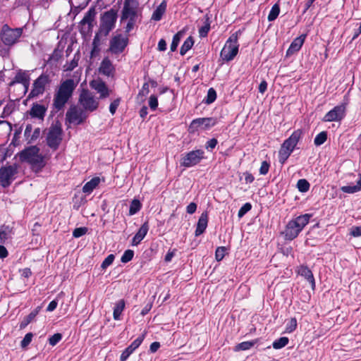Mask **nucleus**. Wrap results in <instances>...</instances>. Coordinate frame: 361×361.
Returning a JSON list of instances; mask_svg holds the SVG:
<instances>
[{
    "mask_svg": "<svg viewBox=\"0 0 361 361\" xmlns=\"http://www.w3.org/2000/svg\"><path fill=\"white\" fill-rule=\"evenodd\" d=\"M76 84L73 79L63 81L54 94L52 106L55 112L63 110L66 103L72 97Z\"/></svg>",
    "mask_w": 361,
    "mask_h": 361,
    "instance_id": "nucleus-1",
    "label": "nucleus"
},
{
    "mask_svg": "<svg viewBox=\"0 0 361 361\" xmlns=\"http://www.w3.org/2000/svg\"><path fill=\"white\" fill-rule=\"evenodd\" d=\"M39 151L37 146H30L18 152L17 155L21 162H26L30 165L32 170L39 171L46 165L44 157L39 154Z\"/></svg>",
    "mask_w": 361,
    "mask_h": 361,
    "instance_id": "nucleus-2",
    "label": "nucleus"
},
{
    "mask_svg": "<svg viewBox=\"0 0 361 361\" xmlns=\"http://www.w3.org/2000/svg\"><path fill=\"white\" fill-rule=\"evenodd\" d=\"M312 214H305L290 220L284 231L286 240H293L296 238L304 227L309 223Z\"/></svg>",
    "mask_w": 361,
    "mask_h": 361,
    "instance_id": "nucleus-3",
    "label": "nucleus"
},
{
    "mask_svg": "<svg viewBox=\"0 0 361 361\" xmlns=\"http://www.w3.org/2000/svg\"><path fill=\"white\" fill-rule=\"evenodd\" d=\"M245 28L240 29L232 34L226 42L220 53V57L224 61H232L238 53V37L242 35Z\"/></svg>",
    "mask_w": 361,
    "mask_h": 361,
    "instance_id": "nucleus-4",
    "label": "nucleus"
},
{
    "mask_svg": "<svg viewBox=\"0 0 361 361\" xmlns=\"http://www.w3.org/2000/svg\"><path fill=\"white\" fill-rule=\"evenodd\" d=\"M62 135L63 129L61 123L59 121H56L51 125L47 135L46 141L48 147L53 150H56L61 143Z\"/></svg>",
    "mask_w": 361,
    "mask_h": 361,
    "instance_id": "nucleus-5",
    "label": "nucleus"
},
{
    "mask_svg": "<svg viewBox=\"0 0 361 361\" xmlns=\"http://www.w3.org/2000/svg\"><path fill=\"white\" fill-rule=\"evenodd\" d=\"M349 98L345 96L343 102L329 111L323 117L324 122H341L346 116Z\"/></svg>",
    "mask_w": 361,
    "mask_h": 361,
    "instance_id": "nucleus-6",
    "label": "nucleus"
},
{
    "mask_svg": "<svg viewBox=\"0 0 361 361\" xmlns=\"http://www.w3.org/2000/svg\"><path fill=\"white\" fill-rule=\"evenodd\" d=\"M118 17V11L114 8L104 12L101 17L99 32L104 36H107L114 28Z\"/></svg>",
    "mask_w": 361,
    "mask_h": 361,
    "instance_id": "nucleus-7",
    "label": "nucleus"
},
{
    "mask_svg": "<svg viewBox=\"0 0 361 361\" xmlns=\"http://www.w3.org/2000/svg\"><path fill=\"white\" fill-rule=\"evenodd\" d=\"M18 170V166L16 164L2 166L0 168V185L4 188H8L16 179Z\"/></svg>",
    "mask_w": 361,
    "mask_h": 361,
    "instance_id": "nucleus-8",
    "label": "nucleus"
},
{
    "mask_svg": "<svg viewBox=\"0 0 361 361\" xmlns=\"http://www.w3.org/2000/svg\"><path fill=\"white\" fill-rule=\"evenodd\" d=\"M78 103L87 112H92L99 107V102L87 89H82L80 93Z\"/></svg>",
    "mask_w": 361,
    "mask_h": 361,
    "instance_id": "nucleus-9",
    "label": "nucleus"
},
{
    "mask_svg": "<svg viewBox=\"0 0 361 361\" xmlns=\"http://www.w3.org/2000/svg\"><path fill=\"white\" fill-rule=\"evenodd\" d=\"M22 33V28L12 29L7 24H5L3 25L1 32V39L5 45L12 46L17 42Z\"/></svg>",
    "mask_w": 361,
    "mask_h": 361,
    "instance_id": "nucleus-10",
    "label": "nucleus"
},
{
    "mask_svg": "<svg viewBox=\"0 0 361 361\" xmlns=\"http://www.w3.org/2000/svg\"><path fill=\"white\" fill-rule=\"evenodd\" d=\"M204 159V152L202 149H195L182 154L180 161L181 166L192 167L199 164Z\"/></svg>",
    "mask_w": 361,
    "mask_h": 361,
    "instance_id": "nucleus-11",
    "label": "nucleus"
},
{
    "mask_svg": "<svg viewBox=\"0 0 361 361\" xmlns=\"http://www.w3.org/2000/svg\"><path fill=\"white\" fill-rule=\"evenodd\" d=\"M88 117L87 111L76 105H71L66 114V119L70 123L82 124Z\"/></svg>",
    "mask_w": 361,
    "mask_h": 361,
    "instance_id": "nucleus-12",
    "label": "nucleus"
},
{
    "mask_svg": "<svg viewBox=\"0 0 361 361\" xmlns=\"http://www.w3.org/2000/svg\"><path fill=\"white\" fill-rule=\"evenodd\" d=\"M51 82L49 75L47 74H41L34 80L32 88L28 94V98H35L44 94L46 87Z\"/></svg>",
    "mask_w": 361,
    "mask_h": 361,
    "instance_id": "nucleus-13",
    "label": "nucleus"
},
{
    "mask_svg": "<svg viewBox=\"0 0 361 361\" xmlns=\"http://www.w3.org/2000/svg\"><path fill=\"white\" fill-rule=\"evenodd\" d=\"M128 42L129 39L128 36L117 34L114 35L109 42V51L113 54H120L123 52Z\"/></svg>",
    "mask_w": 361,
    "mask_h": 361,
    "instance_id": "nucleus-14",
    "label": "nucleus"
},
{
    "mask_svg": "<svg viewBox=\"0 0 361 361\" xmlns=\"http://www.w3.org/2000/svg\"><path fill=\"white\" fill-rule=\"evenodd\" d=\"M216 123V118L213 117L195 118L190 123L188 127V132L190 133H195L198 130L199 128L207 130L214 126Z\"/></svg>",
    "mask_w": 361,
    "mask_h": 361,
    "instance_id": "nucleus-15",
    "label": "nucleus"
},
{
    "mask_svg": "<svg viewBox=\"0 0 361 361\" xmlns=\"http://www.w3.org/2000/svg\"><path fill=\"white\" fill-rule=\"evenodd\" d=\"M138 2L137 0H124L121 13V20L136 18L137 15Z\"/></svg>",
    "mask_w": 361,
    "mask_h": 361,
    "instance_id": "nucleus-16",
    "label": "nucleus"
},
{
    "mask_svg": "<svg viewBox=\"0 0 361 361\" xmlns=\"http://www.w3.org/2000/svg\"><path fill=\"white\" fill-rule=\"evenodd\" d=\"M90 85L92 89L99 94V99H105L109 96L111 91L106 82L102 79L92 80Z\"/></svg>",
    "mask_w": 361,
    "mask_h": 361,
    "instance_id": "nucleus-17",
    "label": "nucleus"
},
{
    "mask_svg": "<svg viewBox=\"0 0 361 361\" xmlns=\"http://www.w3.org/2000/svg\"><path fill=\"white\" fill-rule=\"evenodd\" d=\"M303 131L301 129L294 130L288 138L285 140L282 143V146L290 152H293L298 142L302 137Z\"/></svg>",
    "mask_w": 361,
    "mask_h": 361,
    "instance_id": "nucleus-18",
    "label": "nucleus"
},
{
    "mask_svg": "<svg viewBox=\"0 0 361 361\" xmlns=\"http://www.w3.org/2000/svg\"><path fill=\"white\" fill-rule=\"evenodd\" d=\"M144 338L145 335L142 334L133 341L132 343L122 352L120 356V361H126L130 355L141 345Z\"/></svg>",
    "mask_w": 361,
    "mask_h": 361,
    "instance_id": "nucleus-19",
    "label": "nucleus"
},
{
    "mask_svg": "<svg viewBox=\"0 0 361 361\" xmlns=\"http://www.w3.org/2000/svg\"><path fill=\"white\" fill-rule=\"evenodd\" d=\"M47 111V108L44 105L33 103L29 111V114L31 118L43 121Z\"/></svg>",
    "mask_w": 361,
    "mask_h": 361,
    "instance_id": "nucleus-20",
    "label": "nucleus"
},
{
    "mask_svg": "<svg viewBox=\"0 0 361 361\" xmlns=\"http://www.w3.org/2000/svg\"><path fill=\"white\" fill-rule=\"evenodd\" d=\"M298 274L304 277L311 286L312 290L315 289L316 283L312 271L305 265H300L298 267Z\"/></svg>",
    "mask_w": 361,
    "mask_h": 361,
    "instance_id": "nucleus-21",
    "label": "nucleus"
},
{
    "mask_svg": "<svg viewBox=\"0 0 361 361\" xmlns=\"http://www.w3.org/2000/svg\"><path fill=\"white\" fill-rule=\"evenodd\" d=\"M306 37L307 35L303 34L294 39L286 51V55H291L298 52L303 45Z\"/></svg>",
    "mask_w": 361,
    "mask_h": 361,
    "instance_id": "nucleus-22",
    "label": "nucleus"
},
{
    "mask_svg": "<svg viewBox=\"0 0 361 361\" xmlns=\"http://www.w3.org/2000/svg\"><path fill=\"white\" fill-rule=\"evenodd\" d=\"M149 231V224L147 221L145 222L141 227L139 228L137 232L135 233L134 237L132 239L131 244L133 246H136L140 243V242L144 239V238L147 234Z\"/></svg>",
    "mask_w": 361,
    "mask_h": 361,
    "instance_id": "nucleus-23",
    "label": "nucleus"
},
{
    "mask_svg": "<svg viewBox=\"0 0 361 361\" xmlns=\"http://www.w3.org/2000/svg\"><path fill=\"white\" fill-rule=\"evenodd\" d=\"M207 224H208V214H207V212H204L202 213V214L200 215V216L198 219L196 229L195 231V236H199V235H202L205 231V230L207 227Z\"/></svg>",
    "mask_w": 361,
    "mask_h": 361,
    "instance_id": "nucleus-24",
    "label": "nucleus"
},
{
    "mask_svg": "<svg viewBox=\"0 0 361 361\" xmlns=\"http://www.w3.org/2000/svg\"><path fill=\"white\" fill-rule=\"evenodd\" d=\"M115 71V68L108 57H105L101 62L99 72L104 75L110 76Z\"/></svg>",
    "mask_w": 361,
    "mask_h": 361,
    "instance_id": "nucleus-25",
    "label": "nucleus"
},
{
    "mask_svg": "<svg viewBox=\"0 0 361 361\" xmlns=\"http://www.w3.org/2000/svg\"><path fill=\"white\" fill-rule=\"evenodd\" d=\"M30 75L21 70L18 71L15 76V82L22 84L25 90H27L30 85Z\"/></svg>",
    "mask_w": 361,
    "mask_h": 361,
    "instance_id": "nucleus-26",
    "label": "nucleus"
},
{
    "mask_svg": "<svg viewBox=\"0 0 361 361\" xmlns=\"http://www.w3.org/2000/svg\"><path fill=\"white\" fill-rule=\"evenodd\" d=\"M167 6L166 0H163L161 4L157 7V8L154 11L152 19L156 21H159L161 19L163 15L166 12Z\"/></svg>",
    "mask_w": 361,
    "mask_h": 361,
    "instance_id": "nucleus-27",
    "label": "nucleus"
},
{
    "mask_svg": "<svg viewBox=\"0 0 361 361\" xmlns=\"http://www.w3.org/2000/svg\"><path fill=\"white\" fill-rule=\"evenodd\" d=\"M100 178L94 177L90 181L87 182L82 187V192L90 194L99 184Z\"/></svg>",
    "mask_w": 361,
    "mask_h": 361,
    "instance_id": "nucleus-28",
    "label": "nucleus"
},
{
    "mask_svg": "<svg viewBox=\"0 0 361 361\" xmlns=\"http://www.w3.org/2000/svg\"><path fill=\"white\" fill-rule=\"evenodd\" d=\"M126 302L123 299L118 300L114 307L113 317L114 320H120L121 315L125 309Z\"/></svg>",
    "mask_w": 361,
    "mask_h": 361,
    "instance_id": "nucleus-29",
    "label": "nucleus"
},
{
    "mask_svg": "<svg viewBox=\"0 0 361 361\" xmlns=\"http://www.w3.org/2000/svg\"><path fill=\"white\" fill-rule=\"evenodd\" d=\"M341 190L343 192L353 194L361 190V173L359 174V180L355 185H345L341 187Z\"/></svg>",
    "mask_w": 361,
    "mask_h": 361,
    "instance_id": "nucleus-30",
    "label": "nucleus"
},
{
    "mask_svg": "<svg viewBox=\"0 0 361 361\" xmlns=\"http://www.w3.org/2000/svg\"><path fill=\"white\" fill-rule=\"evenodd\" d=\"M258 340L259 339L257 338L250 341H243L242 343L237 344L234 347L233 350L235 352L249 350L258 342Z\"/></svg>",
    "mask_w": 361,
    "mask_h": 361,
    "instance_id": "nucleus-31",
    "label": "nucleus"
},
{
    "mask_svg": "<svg viewBox=\"0 0 361 361\" xmlns=\"http://www.w3.org/2000/svg\"><path fill=\"white\" fill-rule=\"evenodd\" d=\"M96 16V11L94 8H90L89 11L85 13V16L81 20V24H88L91 25L92 23L94 21Z\"/></svg>",
    "mask_w": 361,
    "mask_h": 361,
    "instance_id": "nucleus-32",
    "label": "nucleus"
},
{
    "mask_svg": "<svg viewBox=\"0 0 361 361\" xmlns=\"http://www.w3.org/2000/svg\"><path fill=\"white\" fill-rule=\"evenodd\" d=\"M194 39L192 36H189L182 44L180 49V54L182 56H184L193 46Z\"/></svg>",
    "mask_w": 361,
    "mask_h": 361,
    "instance_id": "nucleus-33",
    "label": "nucleus"
},
{
    "mask_svg": "<svg viewBox=\"0 0 361 361\" xmlns=\"http://www.w3.org/2000/svg\"><path fill=\"white\" fill-rule=\"evenodd\" d=\"M39 310L37 309L32 311L28 315H27L23 320L20 323V329H23L25 328L37 315Z\"/></svg>",
    "mask_w": 361,
    "mask_h": 361,
    "instance_id": "nucleus-34",
    "label": "nucleus"
},
{
    "mask_svg": "<svg viewBox=\"0 0 361 361\" xmlns=\"http://www.w3.org/2000/svg\"><path fill=\"white\" fill-rule=\"evenodd\" d=\"M291 154L292 152H290L289 149H285L282 145H281L279 151V163L282 165L284 164Z\"/></svg>",
    "mask_w": 361,
    "mask_h": 361,
    "instance_id": "nucleus-35",
    "label": "nucleus"
},
{
    "mask_svg": "<svg viewBox=\"0 0 361 361\" xmlns=\"http://www.w3.org/2000/svg\"><path fill=\"white\" fill-rule=\"evenodd\" d=\"M11 231L8 226H2L0 227V244H4L7 242Z\"/></svg>",
    "mask_w": 361,
    "mask_h": 361,
    "instance_id": "nucleus-36",
    "label": "nucleus"
},
{
    "mask_svg": "<svg viewBox=\"0 0 361 361\" xmlns=\"http://www.w3.org/2000/svg\"><path fill=\"white\" fill-rule=\"evenodd\" d=\"M142 208V204L139 200L134 199L132 200L129 208V215L133 216L137 213Z\"/></svg>",
    "mask_w": 361,
    "mask_h": 361,
    "instance_id": "nucleus-37",
    "label": "nucleus"
},
{
    "mask_svg": "<svg viewBox=\"0 0 361 361\" xmlns=\"http://www.w3.org/2000/svg\"><path fill=\"white\" fill-rule=\"evenodd\" d=\"M280 13V6L279 4H275L271 8V11L268 15L267 19L269 21H274L277 18Z\"/></svg>",
    "mask_w": 361,
    "mask_h": 361,
    "instance_id": "nucleus-38",
    "label": "nucleus"
},
{
    "mask_svg": "<svg viewBox=\"0 0 361 361\" xmlns=\"http://www.w3.org/2000/svg\"><path fill=\"white\" fill-rule=\"evenodd\" d=\"M289 339L288 337H281L273 342L272 346L274 349H281L287 345Z\"/></svg>",
    "mask_w": 361,
    "mask_h": 361,
    "instance_id": "nucleus-39",
    "label": "nucleus"
},
{
    "mask_svg": "<svg viewBox=\"0 0 361 361\" xmlns=\"http://www.w3.org/2000/svg\"><path fill=\"white\" fill-rule=\"evenodd\" d=\"M310 184L306 179H300L297 182V188L300 192H306L310 190Z\"/></svg>",
    "mask_w": 361,
    "mask_h": 361,
    "instance_id": "nucleus-40",
    "label": "nucleus"
},
{
    "mask_svg": "<svg viewBox=\"0 0 361 361\" xmlns=\"http://www.w3.org/2000/svg\"><path fill=\"white\" fill-rule=\"evenodd\" d=\"M182 35H183L182 31H179L173 35L172 42L170 46L171 51L173 52L176 50V49L178 46V44L180 41Z\"/></svg>",
    "mask_w": 361,
    "mask_h": 361,
    "instance_id": "nucleus-41",
    "label": "nucleus"
},
{
    "mask_svg": "<svg viewBox=\"0 0 361 361\" xmlns=\"http://www.w3.org/2000/svg\"><path fill=\"white\" fill-rule=\"evenodd\" d=\"M327 140V132L322 131L317 134L314 140V144L316 146H320L323 145Z\"/></svg>",
    "mask_w": 361,
    "mask_h": 361,
    "instance_id": "nucleus-42",
    "label": "nucleus"
},
{
    "mask_svg": "<svg viewBox=\"0 0 361 361\" xmlns=\"http://www.w3.org/2000/svg\"><path fill=\"white\" fill-rule=\"evenodd\" d=\"M216 99V92L213 88L211 87L208 90L207 95L206 98L204 99V102L207 104H210L213 103Z\"/></svg>",
    "mask_w": 361,
    "mask_h": 361,
    "instance_id": "nucleus-43",
    "label": "nucleus"
},
{
    "mask_svg": "<svg viewBox=\"0 0 361 361\" xmlns=\"http://www.w3.org/2000/svg\"><path fill=\"white\" fill-rule=\"evenodd\" d=\"M210 30V23L209 19H207L204 25L199 29V35L200 37H205L207 36L208 32Z\"/></svg>",
    "mask_w": 361,
    "mask_h": 361,
    "instance_id": "nucleus-44",
    "label": "nucleus"
},
{
    "mask_svg": "<svg viewBox=\"0 0 361 361\" xmlns=\"http://www.w3.org/2000/svg\"><path fill=\"white\" fill-rule=\"evenodd\" d=\"M134 256V251L132 250H126L121 256V261L123 263H128L131 261Z\"/></svg>",
    "mask_w": 361,
    "mask_h": 361,
    "instance_id": "nucleus-45",
    "label": "nucleus"
},
{
    "mask_svg": "<svg viewBox=\"0 0 361 361\" xmlns=\"http://www.w3.org/2000/svg\"><path fill=\"white\" fill-rule=\"evenodd\" d=\"M226 247L224 246L218 247L215 252V258L216 261H221L225 257Z\"/></svg>",
    "mask_w": 361,
    "mask_h": 361,
    "instance_id": "nucleus-46",
    "label": "nucleus"
},
{
    "mask_svg": "<svg viewBox=\"0 0 361 361\" xmlns=\"http://www.w3.org/2000/svg\"><path fill=\"white\" fill-rule=\"evenodd\" d=\"M33 338V334L30 332L25 334V337L20 342V346L22 348H27L32 342Z\"/></svg>",
    "mask_w": 361,
    "mask_h": 361,
    "instance_id": "nucleus-47",
    "label": "nucleus"
},
{
    "mask_svg": "<svg viewBox=\"0 0 361 361\" xmlns=\"http://www.w3.org/2000/svg\"><path fill=\"white\" fill-rule=\"evenodd\" d=\"M252 209V204L250 202L244 204L238 210V216L242 218L247 212Z\"/></svg>",
    "mask_w": 361,
    "mask_h": 361,
    "instance_id": "nucleus-48",
    "label": "nucleus"
},
{
    "mask_svg": "<svg viewBox=\"0 0 361 361\" xmlns=\"http://www.w3.org/2000/svg\"><path fill=\"white\" fill-rule=\"evenodd\" d=\"M88 228L87 227L76 228L73 231V236L74 238H80L87 233Z\"/></svg>",
    "mask_w": 361,
    "mask_h": 361,
    "instance_id": "nucleus-49",
    "label": "nucleus"
},
{
    "mask_svg": "<svg viewBox=\"0 0 361 361\" xmlns=\"http://www.w3.org/2000/svg\"><path fill=\"white\" fill-rule=\"evenodd\" d=\"M62 334L60 333H56L49 338V343L51 346L56 345L61 339Z\"/></svg>",
    "mask_w": 361,
    "mask_h": 361,
    "instance_id": "nucleus-50",
    "label": "nucleus"
},
{
    "mask_svg": "<svg viewBox=\"0 0 361 361\" xmlns=\"http://www.w3.org/2000/svg\"><path fill=\"white\" fill-rule=\"evenodd\" d=\"M114 259H115V256L113 254L109 255L104 259V260L102 262V263L101 264V267L103 269H106L109 266H110L113 263Z\"/></svg>",
    "mask_w": 361,
    "mask_h": 361,
    "instance_id": "nucleus-51",
    "label": "nucleus"
},
{
    "mask_svg": "<svg viewBox=\"0 0 361 361\" xmlns=\"http://www.w3.org/2000/svg\"><path fill=\"white\" fill-rule=\"evenodd\" d=\"M297 328V320L295 317L291 318L286 325V331L291 333Z\"/></svg>",
    "mask_w": 361,
    "mask_h": 361,
    "instance_id": "nucleus-52",
    "label": "nucleus"
},
{
    "mask_svg": "<svg viewBox=\"0 0 361 361\" xmlns=\"http://www.w3.org/2000/svg\"><path fill=\"white\" fill-rule=\"evenodd\" d=\"M270 168V164L267 161H263L259 168V173L261 175H266L268 173Z\"/></svg>",
    "mask_w": 361,
    "mask_h": 361,
    "instance_id": "nucleus-53",
    "label": "nucleus"
},
{
    "mask_svg": "<svg viewBox=\"0 0 361 361\" xmlns=\"http://www.w3.org/2000/svg\"><path fill=\"white\" fill-rule=\"evenodd\" d=\"M149 106L153 111L156 110L158 106V99L157 96L152 94L149 98Z\"/></svg>",
    "mask_w": 361,
    "mask_h": 361,
    "instance_id": "nucleus-54",
    "label": "nucleus"
},
{
    "mask_svg": "<svg viewBox=\"0 0 361 361\" xmlns=\"http://www.w3.org/2000/svg\"><path fill=\"white\" fill-rule=\"evenodd\" d=\"M120 102H121V98H117L116 99H114L111 104H110V106H109V111L110 113L114 115L116 111V109L118 107L119 104H120Z\"/></svg>",
    "mask_w": 361,
    "mask_h": 361,
    "instance_id": "nucleus-55",
    "label": "nucleus"
},
{
    "mask_svg": "<svg viewBox=\"0 0 361 361\" xmlns=\"http://www.w3.org/2000/svg\"><path fill=\"white\" fill-rule=\"evenodd\" d=\"M350 235L355 238L361 237V226H353Z\"/></svg>",
    "mask_w": 361,
    "mask_h": 361,
    "instance_id": "nucleus-56",
    "label": "nucleus"
},
{
    "mask_svg": "<svg viewBox=\"0 0 361 361\" xmlns=\"http://www.w3.org/2000/svg\"><path fill=\"white\" fill-rule=\"evenodd\" d=\"M217 144L218 140L216 138H212L206 142L205 147L207 149H209L212 151L213 149L216 147Z\"/></svg>",
    "mask_w": 361,
    "mask_h": 361,
    "instance_id": "nucleus-57",
    "label": "nucleus"
},
{
    "mask_svg": "<svg viewBox=\"0 0 361 361\" xmlns=\"http://www.w3.org/2000/svg\"><path fill=\"white\" fill-rule=\"evenodd\" d=\"M149 82H145L142 85V89L139 91L138 95L139 96H142V97H145L147 94H148V93L149 92Z\"/></svg>",
    "mask_w": 361,
    "mask_h": 361,
    "instance_id": "nucleus-58",
    "label": "nucleus"
},
{
    "mask_svg": "<svg viewBox=\"0 0 361 361\" xmlns=\"http://www.w3.org/2000/svg\"><path fill=\"white\" fill-rule=\"evenodd\" d=\"M176 252V249L169 250L164 257V261L166 262H170L172 258L175 256Z\"/></svg>",
    "mask_w": 361,
    "mask_h": 361,
    "instance_id": "nucleus-59",
    "label": "nucleus"
},
{
    "mask_svg": "<svg viewBox=\"0 0 361 361\" xmlns=\"http://www.w3.org/2000/svg\"><path fill=\"white\" fill-rule=\"evenodd\" d=\"M197 204L195 202H190L186 207V212L189 214H194L197 210Z\"/></svg>",
    "mask_w": 361,
    "mask_h": 361,
    "instance_id": "nucleus-60",
    "label": "nucleus"
},
{
    "mask_svg": "<svg viewBox=\"0 0 361 361\" xmlns=\"http://www.w3.org/2000/svg\"><path fill=\"white\" fill-rule=\"evenodd\" d=\"M39 135H40L39 128H35L29 139V142H32L36 140L39 137Z\"/></svg>",
    "mask_w": 361,
    "mask_h": 361,
    "instance_id": "nucleus-61",
    "label": "nucleus"
},
{
    "mask_svg": "<svg viewBox=\"0 0 361 361\" xmlns=\"http://www.w3.org/2000/svg\"><path fill=\"white\" fill-rule=\"evenodd\" d=\"M91 0H81L80 1H76L75 6L79 7V10L84 9Z\"/></svg>",
    "mask_w": 361,
    "mask_h": 361,
    "instance_id": "nucleus-62",
    "label": "nucleus"
},
{
    "mask_svg": "<svg viewBox=\"0 0 361 361\" xmlns=\"http://www.w3.org/2000/svg\"><path fill=\"white\" fill-rule=\"evenodd\" d=\"M21 276L24 278H29L32 275V271L30 268H25L20 271Z\"/></svg>",
    "mask_w": 361,
    "mask_h": 361,
    "instance_id": "nucleus-63",
    "label": "nucleus"
},
{
    "mask_svg": "<svg viewBox=\"0 0 361 361\" xmlns=\"http://www.w3.org/2000/svg\"><path fill=\"white\" fill-rule=\"evenodd\" d=\"M244 176H245V180L246 183H251L255 180V177L250 172L247 171V172L244 173Z\"/></svg>",
    "mask_w": 361,
    "mask_h": 361,
    "instance_id": "nucleus-64",
    "label": "nucleus"
}]
</instances>
